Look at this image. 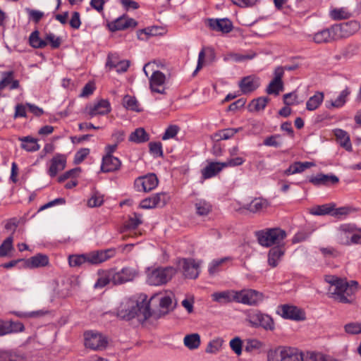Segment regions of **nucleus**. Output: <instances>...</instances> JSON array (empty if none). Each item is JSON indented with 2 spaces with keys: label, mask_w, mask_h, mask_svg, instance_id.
<instances>
[{
  "label": "nucleus",
  "mask_w": 361,
  "mask_h": 361,
  "mask_svg": "<svg viewBox=\"0 0 361 361\" xmlns=\"http://www.w3.org/2000/svg\"><path fill=\"white\" fill-rule=\"evenodd\" d=\"M69 265L72 267H78L86 263L85 254L73 255L68 257Z\"/></svg>",
  "instance_id": "nucleus-54"
},
{
  "label": "nucleus",
  "mask_w": 361,
  "mask_h": 361,
  "mask_svg": "<svg viewBox=\"0 0 361 361\" xmlns=\"http://www.w3.org/2000/svg\"><path fill=\"white\" fill-rule=\"evenodd\" d=\"M356 291L355 288L350 287L348 282L343 281L340 288L337 290L332 293L333 298L342 303H350L353 302V295Z\"/></svg>",
  "instance_id": "nucleus-15"
},
{
  "label": "nucleus",
  "mask_w": 361,
  "mask_h": 361,
  "mask_svg": "<svg viewBox=\"0 0 361 361\" xmlns=\"http://www.w3.org/2000/svg\"><path fill=\"white\" fill-rule=\"evenodd\" d=\"M223 162H210L202 170V175L204 179L210 178L217 175L223 169Z\"/></svg>",
  "instance_id": "nucleus-31"
},
{
  "label": "nucleus",
  "mask_w": 361,
  "mask_h": 361,
  "mask_svg": "<svg viewBox=\"0 0 361 361\" xmlns=\"http://www.w3.org/2000/svg\"><path fill=\"white\" fill-rule=\"evenodd\" d=\"M128 140L137 144L144 143L149 140V135L143 128H138L130 133Z\"/></svg>",
  "instance_id": "nucleus-33"
},
{
  "label": "nucleus",
  "mask_w": 361,
  "mask_h": 361,
  "mask_svg": "<svg viewBox=\"0 0 361 361\" xmlns=\"http://www.w3.org/2000/svg\"><path fill=\"white\" fill-rule=\"evenodd\" d=\"M21 141V148L27 152H36L39 149L40 146L37 143V140L30 136L19 137Z\"/></svg>",
  "instance_id": "nucleus-35"
},
{
  "label": "nucleus",
  "mask_w": 361,
  "mask_h": 361,
  "mask_svg": "<svg viewBox=\"0 0 361 361\" xmlns=\"http://www.w3.org/2000/svg\"><path fill=\"white\" fill-rule=\"evenodd\" d=\"M149 152L155 157H162V145L159 142H150L149 144Z\"/></svg>",
  "instance_id": "nucleus-57"
},
{
  "label": "nucleus",
  "mask_w": 361,
  "mask_h": 361,
  "mask_svg": "<svg viewBox=\"0 0 361 361\" xmlns=\"http://www.w3.org/2000/svg\"><path fill=\"white\" fill-rule=\"evenodd\" d=\"M239 87L243 94H249L259 86V79L254 75L243 78L239 83Z\"/></svg>",
  "instance_id": "nucleus-25"
},
{
  "label": "nucleus",
  "mask_w": 361,
  "mask_h": 361,
  "mask_svg": "<svg viewBox=\"0 0 361 361\" xmlns=\"http://www.w3.org/2000/svg\"><path fill=\"white\" fill-rule=\"evenodd\" d=\"M231 257H225L221 259H216L211 262L209 265L208 271L210 275H214L220 271V267L226 262L231 261Z\"/></svg>",
  "instance_id": "nucleus-47"
},
{
  "label": "nucleus",
  "mask_w": 361,
  "mask_h": 361,
  "mask_svg": "<svg viewBox=\"0 0 361 361\" xmlns=\"http://www.w3.org/2000/svg\"><path fill=\"white\" fill-rule=\"evenodd\" d=\"M141 216V214L135 213L134 216L130 217L123 226L120 228V233L123 234L121 238L123 240H126L128 237L137 235L134 230L142 224Z\"/></svg>",
  "instance_id": "nucleus-17"
},
{
  "label": "nucleus",
  "mask_w": 361,
  "mask_h": 361,
  "mask_svg": "<svg viewBox=\"0 0 361 361\" xmlns=\"http://www.w3.org/2000/svg\"><path fill=\"white\" fill-rule=\"evenodd\" d=\"M25 267L30 269L44 267L49 264V257L44 254H37L30 258L24 260Z\"/></svg>",
  "instance_id": "nucleus-27"
},
{
  "label": "nucleus",
  "mask_w": 361,
  "mask_h": 361,
  "mask_svg": "<svg viewBox=\"0 0 361 361\" xmlns=\"http://www.w3.org/2000/svg\"><path fill=\"white\" fill-rule=\"evenodd\" d=\"M185 277L195 279L200 274V263L197 262L194 259L183 258L179 262Z\"/></svg>",
  "instance_id": "nucleus-12"
},
{
  "label": "nucleus",
  "mask_w": 361,
  "mask_h": 361,
  "mask_svg": "<svg viewBox=\"0 0 361 361\" xmlns=\"http://www.w3.org/2000/svg\"><path fill=\"white\" fill-rule=\"evenodd\" d=\"M267 361H302V357L296 348L279 346L267 351Z\"/></svg>",
  "instance_id": "nucleus-2"
},
{
  "label": "nucleus",
  "mask_w": 361,
  "mask_h": 361,
  "mask_svg": "<svg viewBox=\"0 0 361 361\" xmlns=\"http://www.w3.org/2000/svg\"><path fill=\"white\" fill-rule=\"evenodd\" d=\"M312 234V231L302 230L295 234L292 239L293 243H299L307 240Z\"/></svg>",
  "instance_id": "nucleus-56"
},
{
  "label": "nucleus",
  "mask_w": 361,
  "mask_h": 361,
  "mask_svg": "<svg viewBox=\"0 0 361 361\" xmlns=\"http://www.w3.org/2000/svg\"><path fill=\"white\" fill-rule=\"evenodd\" d=\"M169 199V197L166 192L156 193L142 200L140 203V208L145 209L163 207L166 205Z\"/></svg>",
  "instance_id": "nucleus-9"
},
{
  "label": "nucleus",
  "mask_w": 361,
  "mask_h": 361,
  "mask_svg": "<svg viewBox=\"0 0 361 361\" xmlns=\"http://www.w3.org/2000/svg\"><path fill=\"white\" fill-rule=\"evenodd\" d=\"M179 128L176 125L169 126L165 130L162 135V140H166L173 138L178 133Z\"/></svg>",
  "instance_id": "nucleus-60"
},
{
  "label": "nucleus",
  "mask_w": 361,
  "mask_h": 361,
  "mask_svg": "<svg viewBox=\"0 0 361 361\" xmlns=\"http://www.w3.org/2000/svg\"><path fill=\"white\" fill-rule=\"evenodd\" d=\"M258 243L264 247L279 245L286 237V233L280 228H265L255 233Z\"/></svg>",
  "instance_id": "nucleus-3"
},
{
  "label": "nucleus",
  "mask_w": 361,
  "mask_h": 361,
  "mask_svg": "<svg viewBox=\"0 0 361 361\" xmlns=\"http://www.w3.org/2000/svg\"><path fill=\"white\" fill-rule=\"evenodd\" d=\"M114 269H109L104 271L102 275L97 279L94 283V288H102L108 285L111 281L113 283Z\"/></svg>",
  "instance_id": "nucleus-42"
},
{
  "label": "nucleus",
  "mask_w": 361,
  "mask_h": 361,
  "mask_svg": "<svg viewBox=\"0 0 361 361\" xmlns=\"http://www.w3.org/2000/svg\"><path fill=\"white\" fill-rule=\"evenodd\" d=\"M104 202V197L99 192H93L91 197L87 201V205L90 207H99Z\"/></svg>",
  "instance_id": "nucleus-52"
},
{
  "label": "nucleus",
  "mask_w": 361,
  "mask_h": 361,
  "mask_svg": "<svg viewBox=\"0 0 361 361\" xmlns=\"http://www.w3.org/2000/svg\"><path fill=\"white\" fill-rule=\"evenodd\" d=\"M123 105L125 108L136 112L141 111L137 100L135 97L126 95L123 99Z\"/></svg>",
  "instance_id": "nucleus-48"
},
{
  "label": "nucleus",
  "mask_w": 361,
  "mask_h": 361,
  "mask_svg": "<svg viewBox=\"0 0 361 361\" xmlns=\"http://www.w3.org/2000/svg\"><path fill=\"white\" fill-rule=\"evenodd\" d=\"M2 78L0 81V90L4 89L7 85L11 83L13 77V71H7L2 73Z\"/></svg>",
  "instance_id": "nucleus-59"
},
{
  "label": "nucleus",
  "mask_w": 361,
  "mask_h": 361,
  "mask_svg": "<svg viewBox=\"0 0 361 361\" xmlns=\"http://www.w3.org/2000/svg\"><path fill=\"white\" fill-rule=\"evenodd\" d=\"M334 134L341 147L347 151H352V145L347 132L341 129H336Z\"/></svg>",
  "instance_id": "nucleus-34"
},
{
  "label": "nucleus",
  "mask_w": 361,
  "mask_h": 361,
  "mask_svg": "<svg viewBox=\"0 0 361 361\" xmlns=\"http://www.w3.org/2000/svg\"><path fill=\"white\" fill-rule=\"evenodd\" d=\"M243 128H226L221 130L216 133L214 134V139L216 141L222 140H228L234 136L235 134L241 131Z\"/></svg>",
  "instance_id": "nucleus-39"
},
{
  "label": "nucleus",
  "mask_w": 361,
  "mask_h": 361,
  "mask_svg": "<svg viewBox=\"0 0 361 361\" xmlns=\"http://www.w3.org/2000/svg\"><path fill=\"white\" fill-rule=\"evenodd\" d=\"M149 88L152 92L164 94L166 75L160 71H154L149 78Z\"/></svg>",
  "instance_id": "nucleus-18"
},
{
  "label": "nucleus",
  "mask_w": 361,
  "mask_h": 361,
  "mask_svg": "<svg viewBox=\"0 0 361 361\" xmlns=\"http://www.w3.org/2000/svg\"><path fill=\"white\" fill-rule=\"evenodd\" d=\"M270 101L268 97H260L254 99L250 103L248 108L250 111H259L264 110Z\"/></svg>",
  "instance_id": "nucleus-38"
},
{
  "label": "nucleus",
  "mask_w": 361,
  "mask_h": 361,
  "mask_svg": "<svg viewBox=\"0 0 361 361\" xmlns=\"http://www.w3.org/2000/svg\"><path fill=\"white\" fill-rule=\"evenodd\" d=\"M277 312L285 319L295 321H302L305 319V312L294 305H281L279 307Z\"/></svg>",
  "instance_id": "nucleus-11"
},
{
  "label": "nucleus",
  "mask_w": 361,
  "mask_h": 361,
  "mask_svg": "<svg viewBox=\"0 0 361 361\" xmlns=\"http://www.w3.org/2000/svg\"><path fill=\"white\" fill-rule=\"evenodd\" d=\"M345 331L348 334H361V323L350 322L345 325Z\"/></svg>",
  "instance_id": "nucleus-58"
},
{
  "label": "nucleus",
  "mask_w": 361,
  "mask_h": 361,
  "mask_svg": "<svg viewBox=\"0 0 361 361\" xmlns=\"http://www.w3.org/2000/svg\"><path fill=\"white\" fill-rule=\"evenodd\" d=\"M38 30L33 31L29 37L30 45L35 49H42L47 45L45 40L40 39Z\"/></svg>",
  "instance_id": "nucleus-44"
},
{
  "label": "nucleus",
  "mask_w": 361,
  "mask_h": 361,
  "mask_svg": "<svg viewBox=\"0 0 361 361\" xmlns=\"http://www.w3.org/2000/svg\"><path fill=\"white\" fill-rule=\"evenodd\" d=\"M195 207L196 214L199 216L208 215L212 209L211 203L203 199L196 200L195 202Z\"/></svg>",
  "instance_id": "nucleus-36"
},
{
  "label": "nucleus",
  "mask_w": 361,
  "mask_h": 361,
  "mask_svg": "<svg viewBox=\"0 0 361 361\" xmlns=\"http://www.w3.org/2000/svg\"><path fill=\"white\" fill-rule=\"evenodd\" d=\"M90 154V149L88 148H82L78 150L74 157V163L75 164H79L87 157Z\"/></svg>",
  "instance_id": "nucleus-62"
},
{
  "label": "nucleus",
  "mask_w": 361,
  "mask_h": 361,
  "mask_svg": "<svg viewBox=\"0 0 361 361\" xmlns=\"http://www.w3.org/2000/svg\"><path fill=\"white\" fill-rule=\"evenodd\" d=\"M324 94L322 92H317L313 96L310 97L306 102V109L308 111L317 109L322 103Z\"/></svg>",
  "instance_id": "nucleus-37"
},
{
  "label": "nucleus",
  "mask_w": 361,
  "mask_h": 361,
  "mask_svg": "<svg viewBox=\"0 0 361 361\" xmlns=\"http://www.w3.org/2000/svg\"><path fill=\"white\" fill-rule=\"evenodd\" d=\"M1 329L2 331L1 334L6 335L9 334L23 332L25 330V326L20 322H6L2 320Z\"/></svg>",
  "instance_id": "nucleus-28"
},
{
  "label": "nucleus",
  "mask_w": 361,
  "mask_h": 361,
  "mask_svg": "<svg viewBox=\"0 0 361 361\" xmlns=\"http://www.w3.org/2000/svg\"><path fill=\"white\" fill-rule=\"evenodd\" d=\"M249 322L252 326H261L267 330L274 329V323L272 318L268 314L260 312H256L249 315Z\"/></svg>",
  "instance_id": "nucleus-14"
},
{
  "label": "nucleus",
  "mask_w": 361,
  "mask_h": 361,
  "mask_svg": "<svg viewBox=\"0 0 361 361\" xmlns=\"http://www.w3.org/2000/svg\"><path fill=\"white\" fill-rule=\"evenodd\" d=\"M13 234L6 238L1 245H0V257H6L8 255V252L11 250H13Z\"/></svg>",
  "instance_id": "nucleus-49"
},
{
  "label": "nucleus",
  "mask_w": 361,
  "mask_h": 361,
  "mask_svg": "<svg viewBox=\"0 0 361 361\" xmlns=\"http://www.w3.org/2000/svg\"><path fill=\"white\" fill-rule=\"evenodd\" d=\"M309 182L315 186L335 185L339 182V178L334 174L319 173L309 178Z\"/></svg>",
  "instance_id": "nucleus-21"
},
{
  "label": "nucleus",
  "mask_w": 361,
  "mask_h": 361,
  "mask_svg": "<svg viewBox=\"0 0 361 361\" xmlns=\"http://www.w3.org/2000/svg\"><path fill=\"white\" fill-rule=\"evenodd\" d=\"M351 91L349 87H346L341 92L339 95L334 101L326 102V106L327 109L341 108L345 105L347 102L348 97L350 94Z\"/></svg>",
  "instance_id": "nucleus-30"
},
{
  "label": "nucleus",
  "mask_w": 361,
  "mask_h": 361,
  "mask_svg": "<svg viewBox=\"0 0 361 361\" xmlns=\"http://www.w3.org/2000/svg\"><path fill=\"white\" fill-rule=\"evenodd\" d=\"M331 17L334 20H342L348 18L350 13L344 8H334L331 11Z\"/></svg>",
  "instance_id": "nucleus-53"
},
{
  "label": "nucleus",
  "mask_w": 361,
  "mask_h": 361,
  "mask_svg": "<svg viewBox=\"0 0 361 361\" xmlns=\"http://www.w3.org/2000/svg\"><path fill=\"white\" fill-rule=\"evenodd\" d=\"M302 361H327L325 355L315 351H301Z\"/></svg>",
  "instance_id": "nucleus-46"
},
{
  "label": "nucleus",
  "mask_w": 361,
  "mask_h": 361,
  "mask_svg": "<svg viewBox=\"0 0 361 361\" xmlns=\"http://www.w3.org/2000/svg\"><path fill=\"white\" fill-rule=\"evenodd\" d=\"M209 27L215 31L228 33L233 30V23L228 18L208 19Z\"/></svg>",
  "instance_id": "nucleus-24"
},
{
  "label": "nucleus",
  "mask_w": 361,
  "mask_h": 361,
  "mask_svg": "<svg viewBox=\"0 0 361 361\" xmlns=\"http://www.w3.org/2000/svg\"><path fill=\"white\" fill-rule=\"evenodd\" d=\"M358 51V46L356 44H349L343 51L342 55L345 58H350L354 54H357Z\"/></svg>",
  "instance_id": "nucleus-64"
},
{
  "label": "nucleus",
  "mask_w": 361,
  "mask_h": 361,
  "mask_svg": "<svg viewBox=\"0 0 361 361\" xmlns=\"http://www.w3.org/2000/svg\"><path fill=\"white\" fill-rule=\"evenodd\" d=\"M335 207L334 204H325L322 205H318L311 209L310 214L317 216H323L326 214H331Z\"/></svg>",
  "instance_id": "nucleus-43"
},
{
  "label": "nucleus",
  "mask_w": 361,
  "mask_h": 361,
  "mask_svg": "<svg viewBox=\"0 0 361 361\" xmlns=\"http://www.w3.org/2000/svg\"><path fill=\"white\" fill-rule=\"evenodd\" d=\"M137 25V21L133 18L122 16L109 23L108 25L111 31L115 32L118 30H123L130 27H135Z\"/></svg>",
  "instance_id": "nucleus-20"
},
{
  "label": "nucleus",
  "mask_w": 361,
  "mask_h": 361,
  "mask_svg": "<svg viewBox=\"0 0 361 361\" xmlns=\"http://www.w3.org/2000/svg\"><path fill=\"white\" fill-rule=\"evenodd\" d=\"M159 180L154 173H148L135 180L134 187L138 192H148L158 185Z\"/></svg>",
  "instance_id": "nucleus-7"
},
{
  "label": "nucleus",
  "mask_w": 361,
  "mask_h": 361,
  "mask_svg": "<svg viewBox=\"0 0 361 361\" xmlns=\"http://www.w3.org/2000/svg\"><path fill=\"white\" fill-rule=\"evenodd\" d=\"M137 275L138 270L133 267H123L118 271L114 269L113 284L120 285L132 281Z\"/></svg>",
  "instance_id": "nucleus-13"
},
{
  "label": "nucleus",
  "mask_w": 361,
  "mask_h": 361,
  "mask_svg": "<svg viewBox=\"0 0 361 361\" xmlns=\"http://www.w3.org/2000/svg\"><path fill=\"white\" fill-rule=\"evenodd\" d=\"M172 267H158L147 274V283L151 286H161L169 281L176 274Z\"/></svg>",
  "instance_id": "nucleus-4"
},
{
  "label": "nucleus",
  "mask_w": 361,
  "mask_h": 361,
  "mask_svg": "<svg viewBox=\"0 0 361 361\" xmlns=\"http://www.w3.org/2000/svg\"><path fill=\"white\" fill-rule=\"evenodd\" d=\"M315 166V164L314 162L310 161H305V162H300V161H296L294 162L293 164L290 165V166L286 169L283 172L284 175L286 176H290L298 173H302L305 170Z\"/></svg>",
  "instance_id": "nucleus-29"
},
{
  "label": "nucleus",
  "mask_w": 361,
  "mask_h": 361,
  "mask_svg": "<svg viewBox=\"0 0 361 361\" xmlns=\"http://www.w3.org/2000/svg\"><path fill=\"white\" fill-rule=\"evenodd\" d=\"M309 37L316 44H327L338 40L334 25L321 30Z\"/></svg>",
  "instance_id": "nucleus-16"
},
{
  "label": "nucleus",
  "mask_w": 361,
  "mask_h": 361,
  "mask_svg": "<svg viewBox=\"0 0 361 361\" xmlns=\"http://www.w3.org/2000/svg\"><path fill=\"white\" fill-rule=\"evenodd\" d=\"M245 350L247 353H252L254 351L260 350L264 344L263 342L256 338H247L245 341Z\"/></svg>",
  "instance_id": "nucleus-45"
},
{
  "label": "nucleus",
  "mask_w": 361,
  "mask_h": 361,
  "mask_svg": "<svg viewBox=\"0 0 361 361\" xmlns=\"http://www.w3.org/2000/svg\"><path fill=\"white\" fill-rule=\"evenodd\" d=\"M147 298V295H141L137 298L126 300L118 310V317L127 321L136 317L140 322H145L152 316L149 301Z\"/></svg>",
  "instance_id": "nucleus-1"
},
{
  "label": "nucleus",
  "mask_w": 361,
  "mask_h": 361,
  "mask_svg": "<svg viewBox=\"0 0 361 361\" xmlns=\"http://www.w3.org/2000/svg\"><path fill=\"white\" fill-rule=\"evenodd\" d=\"M116 254L114 248L104 250H96L85 253L86 263L89 264H99L113 257Z\"/></svg>",
  "instance_id": "nucleus-10"
},
{
  "label": "nucleus",
  "mask_w": 361,
  "mask_h": 361,
  "mask_svg": "<svg viewBox=\"0 0 361 361\" xmlns=\"http://www.w3.org/2000/svg\"><path fill=\"white\" fill-rule=\"evenodd\" d=\"M255 53L250 52L245 54H238V53H230L228 54L225 60H232L235 62H240L246 60L252 59L255 56Z\"/></svg>",
  "instance_id": "nucleus-50"
},
{
  "label": "nucleus",
  "mask_w": 361,
  "mask_h": 361,
  "mask_svg": "<svg viewBox=\"0 0 361 361\" xmlns=\"http://www.w3.org/2000/svg\"><path fill=\"white\" fill-rule=\"evenodd\" d=\"M325 281L331 286H335L334 290H337L341 284H343L344 280L339 279L335 276L326 275L325 276Z\"/></svg>",
  "instance_id": "nucleus-61"
},
{
  "label": "nucleus",
  "mask_w": 361,
  "mask_h": 361,
  "mask_svg": "<svg viewBox=\"0 0 361 361\" xmlns=\"http://www.w3.org/2000/svg\"><path fill=\"white\" fill-rule=\"evenodd\" d=\"M334 26L338 39L349 37L360 28V23L356 20H350Z\"/></svg>",
  "instance_id": "nucleus-8"
},
{
  "label": "nucleus",
  "mask_w": 361,
  "mask_h": 361,
  "mask_svg": "<svg viewBox=\"0 0 361 361\" xmlns=\"http://www.w3.org/2000/svg\"><path fill=\"white\" fill-rule=\"evenodd\" d=\"M121 165V160L114 156H104L101 166V171L104 173L118 171Z\"/></svg>",
  "instance_id": "nucleus-26"
},
{
  "label": "nucleus",
  "mask_w": 361,
  "mask_h": 361,
  "mask_svg": "<svg viewBox=\"0 0 361 361\" xmlns=\"http://www.w3.org/2000/svg\"><path fill=\"white\" fill-rule=\"evenodd\" d=\"M183 343L188 349L195 350L200 345V336L197 333L188 334L184 337Z\"/></svg>",
  "instance_id": "nucleus-40"
},
{
  "label": "nucleus",
  "mask_w": 361,
  "mask_h": 361,
  "mask_svg": "<svg viewBox=\"0 0 361 361\" xmlns=\"http://www.w3.org/2000/svg\"><path fill=\"white\" fill-rule=\"evenodd\" d=\"M283 254L284 250L281 246H275L271 248L268 254L269 264L272 267H276Z\"/></svg>",
  "instance_id": "nucleus-32"
},
{
  "label": "nucleus",
  "mask_w": 361,
  "mask_h": 361,
  "mask_svg": "<svg viewBox=\"0 0 361 361\" xmlns=\"http://www.w3.org/2000/svg\"><path fill=\"white\" fill-rule=\"evenodd\" d=\"M283 90V82H279L275 80L272 79L267 87L266 92L268 94H274L277 96L280 92Z\"/></svg>",
  "instance_id": "nucleus-51"
},
{
  "label": "nucleus",
  "mask_w": 361,
  "mask_h": 361,
  "mask_svg": "<svg viewBox=\"0 0 361 361\" xmlns=\"http://www.w3.org/2000/svg\"><path fill=\"white\" fill-rule=\"evenodd\" d=\"M268 206V202L266 200L261 198H256L250 203L245 204L244 208L252 213H256Z\"/></svg>",
  "instance_id": "nucleus-41"
},
{
  "label": "nucleus",
  "mask_w": 361,
  "mask_h": 361,
  "mask_svg": "<svg viewBox=\"0 0 361 361\" xmlns=\"http://www.w3.org/2000/svg\"><path fill=\"white\" fill-rule=\"evenodd\" d=\"M66 165V157L62 154H56L50 161V166L48 174L51 177H55L57 173L63 170Z\"/></svg>",
  "instance_id": "nucleus-23"
},
{
  "label": "nucleus",
  "mask_w": 361,
  "mask_h": 361,
  "mask_svg": "<svg viewBox=\"0 0 361 361\" xmlns=\"http://www.w3.org/2000/svg\"><path fill=\"white\" fill-rule=\"evenodd\" d=\"M213 301L219 304H226L233 302H237V290H226L224 291L214 292L211 295Z\"/></svg>",
  "instance_id": "nucleus-22"
},
{
  "label": "nucleus",
  "mask_w": 361,
  "mask_h": 361,
  "mask_svg": "<svg viewBox=\"0 0 361 361\" xmlns=\"http://www.w3.org/2000/svg\"><path fill=\"white\" fill-rule=\"evenodd\" d=\"M238 303H242L249 306H257L262 303L264 299V295L262 292L254 289H243L237 290Z\"/></svg>",
  "instance_id": "nucleus-6"
},
{
  "label": "nucleus",
  "mask_w": 361,
  "mask_h": 361,
  "mask_svg": "<svg viewBox=\"0 0 361 361\" xmlns=\"http://www.w3.org/2000/svg\"><path fill=\"white\" fill-rule=\"evenodd\" d=\"M85 345L94 350H104L109 344V338L97 331H88L84 334Z\"/></svg>",
  "instance_id": "nucleus-5"
},
{
  "label": "nucleus",
  "mask_w": 361,
  "mask_h": 361,
  "mask_svg": "<svg viewBox=\"0 0 361 361\" xmlns=\"http://www.w3.org/2000/svg\"><path fill=\"white\" fill-rule=\"evenodd\" d=\"M229 345L231 350L237 355H240L242 354L243 341L240 338L236 336L231 339L229 343Z\"/></svg>",
  "instance_id": "nucleus-55"
},
{
  "label": "nucleus",
  "mask_w": 361,
  "mask_h": 361,
  "mask_svg": "<svg viewBox=\"0 0 361 361\" xmlns=\"http://www.w3.org/2000/svg\"><path fill=\"white\" fill-rule=\"evenodd\" d=\"M280 135H274L269 137H267L263 142L264 145L266 146H271L274 147H279L281 146V142L277 140L278 138H280Z\"/></svg>",
  "instance_id": "nucleus-63"
},
{
  "label": "nucleus",
  "mask_w": 361,
  "mask_h": 361,
  "mask_svg": "<svg viewBox=\"0 0 361 361\" xmlns=\"http://www.w3.org/2000/svg\"><path fill=\"white\" fill-rule=\"evenodd\" d=\"M85 111L91 118L98 115H105L109 113L111 111V105L108 100L100 99L94 104L87 106Z\"/></svg>",
  "instance_id": "nucleus-19"
}]
</instances>
